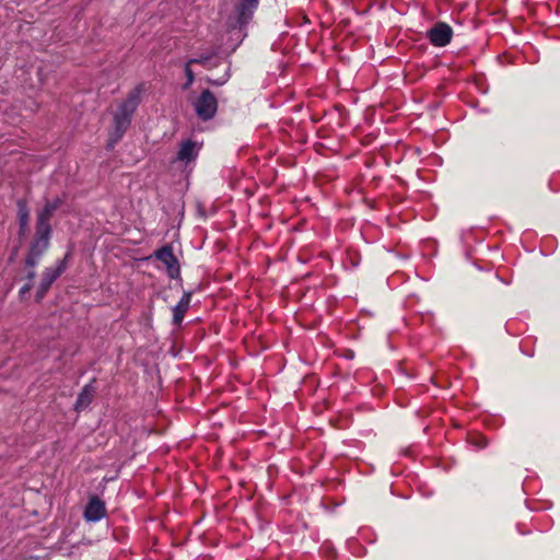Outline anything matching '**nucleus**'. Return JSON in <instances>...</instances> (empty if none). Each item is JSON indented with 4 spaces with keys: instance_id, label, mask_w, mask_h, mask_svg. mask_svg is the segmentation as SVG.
I'll list each match as a JSON object with an SVG mask.
<instances>
[{
    "instance_id": "nucleus-17",
    "label": "nucleus",
    "mask_w": 560,
    "mask_h": 560,
    "mask_svg": "<svg viewBox=\"0 0 560 560\" xmlns=\"http://www.w3.org/2000/svg\"><path fill=\"white\" fill-rule=\"evenodd\" d=\"M36 276V272H35V268H30V271L27 272L26 275V279H27V282L26 283H32L34 278Z\"/></svg>"
},
{
    "instance_id": "nucleus-16",
    "label": "nucleus",
    "mask_w": 560,
    "mask_h": 560,
    "mask_svg": "<svg viewBox=\"0 0 560 560\" xmlns=\"http://www.w3.org/2000/svg\"><path fill=\"white\" fill-rule=\"evenodd\" d=\"M33 287V283H25L19 291V295L21 299H23L25 296L26 293H28L31 291Z\"/></svg>"
},
{
    "instance_id": "nucleus-6",
    "label": "nucleus",
    "mask_w": 560,
    "mask_h": 560,
    "mask_svg": "<svg viewBox=\"0 0 560 560\" xmlns=\"http://www.w3.org/2000/svg\"><path fill=\"white\" fill-rule=\"evenodd\" d=\"M153 256L164 264L166 272L171 279H177L180 276V267L171 245H164L156 249Z\"/></svg>"
},
{
    "instance_id": "nucleus-7",
    "label": "nucleus",
    "mask_w": 560,
    "mask_h": 560,
    "mask_svg": "<svg viewBox=\"0 0 560 560\" xmlns=\"http://www.w3.org/2000/svg\"><path fill=\"white\" fill-rule=\"evenodd\" d=\"M427 37L433 46L444 47L451 43L453 30L447 23L438 22L428 30Z\"/></svg>"
},
{
    "instance_id": "nucleus-14",
    "label": "nucleus",
    "mask_w": 560,
    "mask_h": 560,
    "mask_svg": "<svg viewBox=\"0 0 560 560\" xmlns=\"http://www.w3.org/2000/svg\"><path fill=\"white\" fill-rule=\"evenodd\" d=\"M190 66H191V63H188V61H187L184 67L185 75L187 79L186 83L183 86L185 90L189 89L195 81V74H194V71L191 70Z\"/></svg>"
},
{
    "instance_id": "nucleus-11",
    "label": "nucleus",
    "mask_w": 560,
    "mask_h": 560,
    "mask_svg": "<svg viewBox=\"0 0 560 560\" xmlns=\"http://www.w3.org/2000/svg\"><path fill=\"white\" fill-rule=\"evenodd\" d=\"M18 220H19V236L23 237L28 232L30 225V208L27 201L19 199L16 201Z\"/></svg>"
},
{
    "instance_id": "nucleus-2",
    "label": "nucleus",
    "mask_w": 560,
    "mask_h": 560,
    "mask_svg": "<svg viewBox=\"0 0 560 560\" xmlns=\"http://www.w3.org/2000/svg\"><path fill=\"white\" fill-rule=\"evenodd\" d=\"M51 233V226L35 225V235L30 244V249L25 258L27 268L33 269L38 265L42 256L49 248Z\"/></svg>"
},
{
    "instance_id": "nucleus-8",
    "label": "nucleus",
    "mask_w": 560,
    "mask_h": 560,
    "mask_svg": "<svg viewBox=\"0 0 560 560\" xmlns=\"http://www.w3.org/2000/svg\"><path fill=\"white\" fill-rule=\"evenodd\" d=\"M106 516V505L97 495H92L83 511V518L89 523H97Z\"/></svg>"
},
{
    "instance_id": "nucleus-1",
    "label": "nucleus",
    "mask_w": 560,
    "mask_h": 560,
    "mask_svg": "<svg viewBox=\"0 0 560 560\" xmlns=\"http://www.w3.org/2000/svg\"><path fill=\"white\" fill-rule=\"evenodd\" d=\"M144 91V83L137 84L128 93L127 97L118 105V108L114 114V135L116 137L115 141L121 139L130 126L132 116L141 103V97Z\"/></svg>"
},
{
    "instance_id": "nucleus-12",
    "label": "nucleus",
    "mask_w": 560,
    "mask_h": 560,
    "mask_svg": "<svg viewBox=\"0 0 560 560\" xmlns=\"http://www.w3.org/2000/svg\"><path fill=\"white\" fill-rule=\"evenodd\" d=\"M191 292H184L178 303L173 307V325L180 326L185 314L187 313L190 302H191Z\"/></svg>"
},
{
    "instance_id": "nucleus-3",
    "label": "nucleus",
    "mask_w": 560,
    "mask_h": 560,
    "mask_svg": "<svg viewBox=\"0 0 560 560\" xmlns=\"http://www.w3.org/2000/svg\"><path fill=\"white\" fill-rule=\"evenodd\" d=\"M70 255V253H67L65 258L59 260L55 267H47L44 269L35 294L37 302H40L45 298L51 284L66 271Z\"/></svg>"
},
{
    "instance_id": "nucleus-4",
    "label": "nucleus",
    "mask_w": 560,
    "mask_h": 560,
    "mask_svg": "<svg viewBox=\"0 0 560 560\" xmlns=\"http://www.w3.org/2000/svg\"><path fill=\"white\" fill-rule=\"evenodd\" d=\"M259 4V0H241L234 8L233 16L230 18L231 28L242 31L252 21Z\"/></svg>"
},
{
    "instance_id": "nucleus-13",
    "label": "nucleus",
    "mask_w": 560,
    "mask_h": 560,
    "mask_svg": "<svg viewBox=\"0 0 560 560\" xmlns=\"http://www.w3.org/2000/svg\"><path fill=\"white\" fill-rule=\"evenodd\" d=\"M199 148L197 147V143L191 140H186L179 145L176 160L187 164L196 160Z\"/></svg>"
},
{
    "instance_id": "nucleus-5",
    "label": "nucleus",
    "mask_w": 560,
    "mask_h": 560,
    "mask_svg": "<svg viewBox=\"0 0 560 560\" xmlns=\"http://www.w3.org/2000/svg\"><path fill=\"white\" fill-rule=\"evenodd\" d=\"M194 108L199 119L208 121L218 110V101L210 90H203L194 102Z\"/></svg>"
},
{
    "instance_id": "nucleus-15",
    "label": "nucleus",
    "mask_w": 560,
    "mask_h": 560,
    "mask_svg": "<svg viewBox=\"0 0 560 560\" xmlns=\"http://www.w3.org/2000/svg\"><path fill=\"white\" fill-rule=\"evenodd\" d=\"M211 55H199L198 57L191 58L188 60V63H198L202 66H207L208 61L211 59Z\"/></svg>"
},
{
    "instance_id": "nucleus-9",
    "label": "nucleus",
    "mask_w": 560,
    "mask_h": 560,
    "mask_svg": "<svg viewBox=\"0 0 560 560\" xmlns=\"http://www.w3.org/2000/svg\"><path fill=\"white\" fill-rule=\"evenodd\" d=\"M65 202V197L57 196L51 200H46L42 210L37 212L36 224L40 226H51L50 219L54 212Z\"/></svg>"
},
{
    "instance_id": "nucleus-10",
    "label": "nucleus",
    "mask_w": 560,
    "mask_h": 560,
    "mask_svg": "<svg viewBox=\"0 0 560 560\" xmlns=\"http://www.w3.org/2000/svg\"><path fill=\"white\" fill-rule=\"evenodd\" d=\"M96 378L94 377L90 383L85 384L82 387L74 404L75 411H82L91 405L96 392V388L94 386Z\"/></svg>"
}]
</instances>
